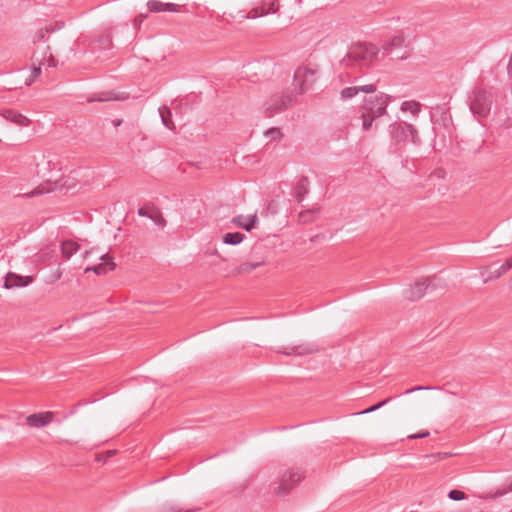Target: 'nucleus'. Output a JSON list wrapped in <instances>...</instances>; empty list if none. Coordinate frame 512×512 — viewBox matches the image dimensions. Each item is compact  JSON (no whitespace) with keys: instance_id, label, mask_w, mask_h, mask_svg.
Wrapping results in <instances>:
<instances>
[{"instance_id":"7c9ffc66","label":"nucleus","mask_w":512,"mask_h":512,"mask_svg":"<svg viewBox=\"0 0 512 512\" xmlns=\"http://www.w3.org/2000/svg\"><path fill=\"white\" fill-rule=\"evenodd\" d=\"M41 62H39L38 66H33L31 70L30 78L25 81L26 85H31V83L41 74Z\"/></svg>"},{"instance_id":"ea45409f","label":"nucleus","mask_w":512,"mask_h":512,"mask_svg":"<svg viewBox=\"0 0 512 512\" xmlns=\"http://www.w3.org/2000/svg\"><path fill=\"white\" fill-rule=\"evenodd\" d=\"M148 14H140L135 20H134V25L135 26H140V24L143 22V20L145 18H147Z\"/></svg>"},{"instance_id":"2f4dec72","label":"nucleus","mask_w":512,"mask_h":512,"mask_svg":"<svg viewBox=\"0 0 512 512\" xmlns=\"http://www.w3.org/2000/svg\"><path fill=\"white\" fill-rule=\"evenodd\" d=\"M391 399L392 398L389 397V398H387V399H385V400H383V401H381V402H379V403H377V404H375V405L365 409L364 411L360 412L359 414H367V413L374 412V411L378 410L379 408L383 407L384 405H386L388 402H390Z\"/></svg>"},{"instance_id":"6e6552de","label":"nucleus","mask_w":512,"mask_h":512,"mask_svg":"<svg viewBox=\"0 0 512 512\" xmlns=\"http://www.w3.org/2000/svg\"><path fill=\"white\" fill-rule=\"evenodd\" d=\"M278 10H279V5L276 0L268 2V3L263 2L260 6L251 9L247 15H242L241 17L244 19L245 18L255 19L258 17H263L268 14L276 13Z\"/></svg>"},{"instance_id":"37998d69","label":"nucleus","mask_w":512,"mask_h":512,"mask_svg":"<svg viewBox=\"0 0 512 512\" xmlns=\"http://www.w3.org/2000/svg\"><path fill=\"white\" fill-rule=\"evenodd\" d=\"M507 71H508V74L512 77V55H511L510 61L507 66Z\"/></svg>"},{"instance_id":"0eeeda50","label":"nucleus","mask_w":512,"mask_h":512,"mask_svg":"<svg viewBox=\"0 0 512 512\" xmlns=\"http://www.w3.org/2000/svg\"><path fill=\"white\" fill-rule=\"evenodd\" d=\"M315 81L316 71L306 66L298 67L293 76V82L299 94L304 93Z\"/></svg>"},{"instance_id":"5701e85b","label":"nucleus","mask_w":512,"mask_h":512,"mask_svg":"<svg viewBox=\"0 0 512 512\" xmlns=\"http://www.w3.org/2000/svg\"><path fill=\"white\" fill-rule=\"evenodd\" d=\"M151 210H152V214L150 216H148V218L150 220H152L155 223V225H157L161 228L165 227L166 220L164 219L160 210L158 208H156L155 206H152Z\"/></svg>"},{"instance_id":"20e7f679","label":"nucleus","mask_w":512,"mask_h":512,"mask_svg":"<svg viewBox=\"0 0 512 512\" xmlns=\"http://www.w3.org/2000/svg\"><path fill=\"white\" fill-rule=\"evenodd\" d=\"M444 282L438 277L421 278L417 280L414 285H410L404 289L403 296L410 301H417L425 294L431 293L438 289H444Z\"/></svg>"},{"instance_id":"473e14b6","label":"nucleus","mask_w":512,"mask_h":512,"mask_svg":"<svg viewBox=\"0 0 512 512\" xmlns=\"http://www.w3.org/2000/svg\"><path fill=\"white\" fill-rule=\"evenodd\" d=\"M446 171L443 168H436L430 175V179H444Z\"/></svg>"},{"instance_id":"f3484780","label":"nucleus","mask_w":512,"mask_h":512,"mask_svg":"<svg viewBox=\"0 0 512 512\" xmlns=\"http://www.w3.org/2000/svg\"><path fill=\"white\" fill-rule=\"evenodd\" d=\"M407 41L403 34L393 36L388 42L383 44L382 49L385 54L391 55L394 49L407 47Z\"/></svg>"},{"instance_id":"39448f33","label":"nucleus","mask_w":512,"mask_h":512,"mask_svg":"<svg viewBox=\"0 0 512 512\" xmlns=\"http://www.w3.org/2000/svg\"><path fill=\"white\" fill-rule=\"evenodd\" d=\"M294 101L293 92H285L272 95L263 105L264 114L272 117L276 113H280L292 105Z\"/></svg>"},{"instance_id":"79ce46f5","label":"nucleus","mask_w":512,"mask_h":512,"mask_svg":"<svg viewBox=\"0 0 512 512\" xmlns=\"http://www.w3.org/2000/svg\"><path fill=\"white\" fill-rule=\"evenodd\" d=\"M101 42L103 43L104 47H109L111 45V40L109 39V37L102 39Z\"/></svg>"},{"instance_id":"09e8293b","label":"nucleus","mask_w":512,"mask_h":512,"mask_svg":"<svg viewBox=\"0 0 512 512\" xmlns=\"http://www.w3.org/2000/svg\"><path fill=\"white\" fill-rule=\"evenodd\" d=\"M41 193H42V191L36 189V190L32 191L30 195L34 196V195H38V194H41Z\"/></svg>"},{"instance_id":"9b49d317","label":"nucleus","mask_w":512,"mask_h":512,"mask_svg":"<svg viewBox=\"0 0 512 512\" xmlns=\"http://www.w3.org/2000/svg\"><path fill=\"white\" fill-rule=\"evenodd\" d=\"M101 263L88 267L85 269V272L93 271L97 275H104L108 271H112L115 269L116 264L113 259L109 256V254L105 253L100 256Z\"/></svg>"},{"instance_id":"49530a36","label":"nucleus","mask_w":512,"mask_h":512,"mask_svg":"<svg viewBox=\"0 0 512 512\" xmlns=\"http://www.w3.org/2000/svg\"><path fill=\"white\" fill-rule=\"evenodd\" d=\"M407 57H408V53L404 52L402 55L397 56V59L403 60V59H406Z\"/></svg>"},{"instance_id":"72a5a7b5","label":"nucleus","mask_w":512,"mask_h":512,"mask_svg":"<svg viewBox=\"0 0 512 512\" xmlns=\"http://www.w3.org/2000/svg\"><path fill=\"white\" fill-rule=\"evenodd\" d=\"M153 205H146L145 207H141L138 209V215L141 216V217H146L148 218V216H150L152 214V210H151V207Z\"/></svg>"},{"instance_id":"a18cd8bd","label":"nucleus","mask_w":512,"mask_h":512,"mask_svg":"<svg viewBox=\"0 0 512 512\" xmlns=\"http://www.w3.org/2000/svg\"><path fill=\"white\" fill-rule=\"evenodd\" d=\"M48 60H49V65L50 66H55V60H54V58H53V56L51 54L49 55Z\"/></svg>"},{"instance_id":"412c9836","label":"nucleus","mask_w":512,"mask_h":512,"mask_svg":"<svg viewBox=\"0 0 512 512\" xmlns=\"http://www.w3.org/2000/svg\"><path fill=\"white\" fill-rule=\"evenodd\" d=\"M245 239V235L240 232H229L223 235L222 240L228 245H238Z\"/></svg>"},{"instance_id":"603ef678","label":"nucleus","mask_w":512,"mask_h":512,"mask_svg":"<svg viewBox=\"0 0 512 512\" xmlns=\"http://www.w3.org/2000/svg\"><path fill=\"white\" fill-rule=\"evenodd\" d=\"M61 274H55V277L60 278Z\"/></svg>"},{"instance_id":"e433bc0d","label":"nucleus","mask_w":512,"mask_h":512,"mask_svg":"<svg viewBox=\"0 0 512 512\" xmlns=\"http://www.w3.org/2000/svg\"><path fill=\"white\" fill-rule=\"evenodd\" d=\"M313 212H314V210H306V211L301 212V213L299 214V220H300V221H302V222H307V221H309V217H308V216H309L311 213H313Z\"/></svg>"},{"instance_id":"1a4fd4ad","label":"nucleus","mask_w":512,"mask_h":512,"mask_svg":"<svg viewBox=\"0 0 512 512\" xmlns=\"http://www.w3.org/2000/svg\"><path fill=\"white\" fill-rule=\"evenodd\" d=\"M34 280L33 276H22L13 272H9L5 276L3 287L5 289L26 287L31 284Z\"/></svg>"},{"instance_id":"9d476101","label":"nucleus","mask_w":512,"mask_h":512,"mask_svg":"<svg viewBox=\"0 0 512 512\" xmlns=\"http://www.w3.org/2000/svg\"><path fill=\"white\" fill-rule=\"evenodd\" d=\"M54 417V413L51 411L34 413L26 418V424L34 428H42L47 426Z\"/></svg>"},{"instance_id":"4be33fe9","label":"nucleus","mask_w":512,"mask_h":512,"mask_svg":"<svg viewBox=\"0 0 512 512\" xmlns=\"http://www.w3.org/2000/svg\"><path fill=\"white\" fill-rule=\"evenodd\" d=\"M159 113H160V117H161V121H162L163 125L170 130L174 129V124L171 119V117H172L171 111L167 107H162V108H159Z\"/></svg>"},{"instance_id":"a878e982","label":"nucleus","mask_w":512,"mask_h":512,"mask_svg":"<svg viewBox=\"0 0 512 512\" xmlns=\"http://www.w3.org/2000/svg\"><path fill=\"white\" fill-rule=\"evenodd\" d=\"M265 136L270 138L271 141H279L283 137L281 130L277 127H272L265 131Z\"/></svg>"},{"instance_id":"423d86ee","label":"nucleus","mask_w":512,"mask_h":512,"mask_svg":"<svg viewBox=\"0 0 512 512\" xmlns=\"http://www.w3.org/2000/svg\"><path fill=\"white\" fill-rule=\"evenodd\" d=\"M304 475L299 469H290L285 471L274 488V492L278 496H286L302 479Z\"/></svg>"},{"instance_id":"7ed1b4c3","label":"nucleus","mask_w":512,"mask_h":512,"mask_svg":"<svg viewBox=\"0 0 512 512\" xmlns=\"http://www.w3.org/2000/svg\"><path fill=\"white\" fill-rule=\"evenodd\" d=\"M471 113L477 118H486L492 107V94L481 87H475L467 98Z\"/></svg>"},{"instance_id":"393cba45","label":"nucleus","mask_w":512,"mask_h":512,"mask_svg":"<svg viewBox=\"0 0 512 512\" xmlns=\"http://www.w3.org/2000/svg\"><path fill=\"white\" fill-rule=\"evenodd\" d=\"M402 111H410L413 115L420 111V104L414 101H404L401 105Z\"/></svg>"},{"instance_id":"8fccbe9b","label":"nucleus","mask_w":512,"mask_h":512,"mask_svg":"<svg viewBox=\"0 0 512 512\" xmlns=\"http://www.w3.org/2000/svg\"><path fill=\"white\" fill-rule=\"evenodd\" d=\"M90 253H92V252L91 251H86L84 256L87 257V255L90 254Z\"/></svg>"},{"instance_id":"c85d7f7f","label":"nucleus","mask_w":512,"mask_h":512,"mask_svg":"<svg viewBox=\"0 0 512 512\" xmlns=\"http://www.w3.org/2000/svg\"><path fill=\"white\" fill-rule=\"evenodd\" d=\"M408 130H409L408 140H410L414 144H419L420 143V139H419V136H418L417 129L412 124H409Z\"/></svg>"},{"instance_id":"2eb2a0df","label":"nucleus","mask_w":512,"mask_h":512,"mask_svg":"<svg viewBox=\"0 0 512 512\" xmlns=\"http://www.w3.org/2000/svg\"><path fill=\"white\" fill-rule=\"evenodd\" d=\"M149 12H178L180 6L174 3H163L158 0H149L147 2Z\"/></svg>"},{"instance_id":"3c124183","label":"nucleus","mask_w":512,"mask_h":512,"mask_svg":"<svg viewBox=\"0 0 512 512\" xmlns=\"http://www.w3.org/2000/svg\"><path fill=\"white\" fill-rule=\"evenodd\" d=\"M509 286H510V289L512 290V278H511Z\"/></svg>"},{"instance_id":"f03ea898","label":"nucleus","mask_w":512,"mask_h":512,"mask_svg":"<svg viewBox=\"0 0 512 512\" xmlns=\"http://www.w3.org/2000/svg\"><path fill=\"white\" fill-rule=\"evenodd\" d=\"M389 99V96L382 92L364 98L361 114L362 128L364 130H369L374 120L386 114Z\"/></svg>"},{"instance_id":"c9c22d12","label":"nucleus","mask_w":512,"mask_h":512,"mask_svg":"<svg viewBox=\"0 0 512 512\" xmlns=\"http://www.w3.org/2000/svg\"><path fill=\"white\" fill-rule=\"evenodd\" d=\"M429 436V431H421L419 433L408 436L409 439H421Z\"/></svg>"},{"instance_id":"ddd939ff","label":"nucleus","mask_w":512,"mask_h":512,"mask_svg":"<svg viewBox=\"0 0 512 512\" xmlns=\"http://www.w3.org/2000/svg\"><path fill=\"white\" fill-rule=\"evenodd\" d=\"M376 91V85L368 84L362 86H352L346 87L341 90L340 97L342 100H348L356 96L359 92H364L367 94L374 93Z\"/></svg>"},{"instance_id":"de8ad7c7","label":"nucleus","mask_w":512,"mask_h":512,"mask_svg":"<svg viewBox=\"0 0 512 512\" xmlns=\"http://www.w3.org/2000/svg\"><path fill=\"white\" fill-rule=\"evenodd\" d=\"M447 456H448V453H438V454H437V457H438L439 459H444V458H446Z\"/></svg>"},{"instance_id":"f257e3e1","label":"nucleus","mask_w":512,"mask_h":512,"mask_svg":"<svg viewBox=\"0 0 512 512\" xmlns=\"http://www.w3.org/2000/svg\"><path fill=\"white\" fill-rule=\"evenodd\" d=\"M378 48L370 43H356L351 45L347 54L341 59L343 67L369 66L377 57Z\"/></svg>"},{"instance_id":"a19ab883","label":"nucleus","mask_w":512,"mask_h":512,"mask_svg":"<svg viewBox=\"0 0 512 512\" xmlns=\"http://www.w3.org/2000/svg\"><path fill=\"white\" fill-rule=\"evenodd\" d=\"M109 100H111V98H109V97H98V98L92 97V98L88 99L89 102H94V101L104 102V101H109Z\"/></svg>"},{"instance_id":"aec40b11","label":"nucleus","mask_w":512,"mask_h":512,"mask_svg":"<svg viewBox=\"0 0 512 512\" xmlns=\"http://www.w3.org/2000/svg\"><path fill=\"white\" fill-rule=\"evenodd\" d=\"M80 246L73 240H65L62 242L61 245V251L65 258L69 259L74 255L78 250Z\"/></svg>"},{"instance_id":"4468645a","label":"nucleus","mask_w":512,"mask_h":512,"mask_svg":"<svg viewBox=\"0 0 512 512\" xmlns=\"http://www.w3.org/2000/svg\"><path fill=\"white\" fill-rule=\"evenodd\" d=\"M258 221L259 219L256 213L247 217L244 215H237L231 219L232 224L244 229L247 232H250L258 223Z\"/></svg>"},{"instance_id":"864d4df0","label":"nucleus","mask_w":512,"mask_h":512,"mask_svg":"<svg viewBox=\"0 0 512 512\" xmlns=\"http://www.w3.org/2000/svg\"><path fill=\"white\" fill-rule=\"evenodd\" d=\"M61 274H55V277L60 278Z\"/></svg>"},{"instance_id":"6ab92c4d","label":"nucleus","mask_w":512,"mask_h":512,"mask_svg":"<svg viewBox=\"0 0 512 512\" xmlns=\"http://www.w3.org/2000/svg\"><path fill=\"white\" fill-rule=\"evenodd\" d=\"M308 186H309L308 178L306 176H302L298 180V182L294 188V195L298 202H302L304 200L305 195L308 194V192H309Z\"/></svg>"},{"instance_id":"4c0bfd02","label":"nucleus","mask_w":512,"mask_h":512,"mask_svg":"<svg viewBox=\"0 0 512 512\" xmlns=\"http://www.w3.org/2000/svg\"><path fill=\"white\" fill-rule=\"evenodd\" d=\"M510 269H512V256L502 264V271L507 273Z\"/></svg>"},{"instance_id":"a211bd4d","label":"nucleus","mask_w":512,"mask_h":512,"mask_svg":"<svg viewBox=\"0 0 512 512\" xmlns=\"http://www.w3.org/2000/svg\"><path fill=\"white\" fill-rule=\"evenodd\" d=\"M409 124L401 123V124H392L390 125L391 135L397 141H408V133H409Z\"/></svg>"},{"instance_id":"c03bdc74","label":"nucleus","mask_w":512,"mask_h":512,"mask_svg":"<svg viewBox=\"0 0 512 512\" xmlns=\"http://www.w3.org/2000/svg\"><path fill=\"white\" fill-rule=\"evenodd\" d=\"M505 487H506V491H508V493L512 492V480H510Z\"/></svg>"},{"instance_id":"58836bf2","label":"nucleus","mask_w":512,"mask_h":512,"mask_svg":"<svg viewBox=\"0 0 512 512\" xmlns=\"http://www.w3.org/2000/svg\"><path fill=\"white\" fill-rule=\"evenodd\" d=\"M507 493H508V491H506V487H504V488H501V489H498L497 491H495V493L491 497L493 499H496V498L504 496Z\"/></svg>"},{"instance_id":"b1692460","label":"nucleus","mask_w":512,"mask_h":512,"mask_svg":"<svg viewBox=\"0 0 512 512\" xmlns=\"http://www.w3.org/2000/svg\"><path fill=\"white\" fill-rule=\"evenodd\" d=\"M264 264V262H246V263H242L241 265H239V267L237 268V272L238 273H249L251 272L252 270L262 266Z\"/></svg>"},{"instance_id":"cd10ccee","label":"nucleus","mask_w":512,"mask_h":512,"mask_svg":"<svg viewBox=\"0 0 512 512\" xmlns=\"http://www.w3.org/2000/svg\"><path fill=\"white\" fill-rule=\"evenodd\" d=\"M504 274H506V272L502 271V265H501L497 269L490 271L489 275L483 279V283L486 284L491 280L498 279Z\"/></svg>"},{"instance_id":"dca6fc26","label":"nucleus","mask_w":512,"mask_h":512,"mask_svg":"<svg viewBox=\"0 0 512 512\" xmlns=\"http://www.w3.org/2000/svg\"><path fill=\"white\" fill-rule=\"evenodd\" d=\"M1 115L7 121H10L18 126L25 127L30 124V120L26 116L12 109L2 110Z\"/></svg>"},{"instance_id":"c756f323","label":"nucleus","mask_w":512,"mask_h":512,"mask_svg":"<svg viewBox=\"0 0 512 512\" xmlns=\"http://www.w3.org/2000/svg\"><path fill=\"white\" fill-rule=\"evenodd\" d=\"M448 497L449 499L453 500V501H459V500H463L466 498V495L463 491L461 490H458V489H453V490H450L449 493H448Z\"/></svg>"},{"instance_id":"bb28decb","label":"nucleus","mask_w":512,"mask_h":512,"mask_svg":"<svg viewBox=\"0 0 512 512\" xmlns=\"http://www.w3.org/2000/svg\"><path fill=\"white\" fill-rule=\"evenodd\" d=\"M56 29L52 26H47L44 29H40L37 31L35 37H34V43L44 41L45 35L50 32H54Z\"/></svg>"},{"instance_id":"f8f14e48","label":"nucleus","mask_w":512,"mask_h":512,"mask_svg":"<svg viewBox=\"0 0 512 512\" xmlns=\"http://www.w3.org/2000/svg\"><path fill=\"white\" fill-rule=\"evenodd\" d=\"M319 351V347L314 343H303L297 346L285 348L281 353L285 355L303 356L306 354H313Z\"/></svg>"},{"instance_id":"f704fd0d","label":"nucleus","mask_w":512,"mask_h":512,"mask_svg":"<svg viewBox=\"0 0 512 512\" xmlns=\"http://www.w3.org/2000/svg\"><path fill=\"white\" fill-rule=\"evenodd\" d=\"M432 389H436V388L435 387H431V386H416L414 388L406 390L404 393L405 394H410V393H413L415 391L432 390Z\"/></svg>"}]
</instances>
